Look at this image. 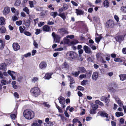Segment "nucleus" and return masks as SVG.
<instances>
[{
  "mask_svg": "<svg viewBox=\"0 0 126 126\" xmlns=\"http://www.w3.org/2000/svg\"><path fill=\"white\" fill-rule=\"evenodd\" d=\"M60 32L63 34L68 33L67 30L65 28H61L59 30Z\"/></svg>",
  "mask_w": 126,
  "mask_h": 126,
  "instance_id": "a878e982",
  "label": "nucleus"
},
{
  "mask_svg": "<svg viewBox=\"0 0 126 126\" xmlns=\"http://www.w3.org/2000/svg\"><path fill=\"white\" fill-rule=\"evenodd\" d=\"M114 21L112 20H109L106 23V26L108 28H111L114 27Z\"/></svg>",
  "mask_w": 126,
  "mask_h": 126,
  "instance_id": "39448f33",
  "label": "nucleus"
},
{
  "mask_svg": "<svg viewBox=\"0 0 126 126\" xmlns=\"http://www.w3.org/2000/svg\"><path fill=\"white\" fill-rule=\"evenodd\" d=\"M23 114L24 117L28 120L32 119L34 116V111L31 110H25L23 112Z\"/></svg>",
  "mask_w": 126,
  "mask_h": 126,
  "instance_id": "f257e3e1",
  "label": "nucleus"
},
{
  "mask_svg": "<svg viewBox=\"0 0 126 126\" xmlns=\"http://www.w3.org/2000/svg\"><path fill=\"white\" fill-rule=\"evenodd\" d=\"M88 81V80H83V81H81V85L83 86H84L86 84V83Z\"/></svg>",
  "mask_w": 126,
  "mask_h": 126,
  "instance_id": "de8ad7c7",
  "label": "nucleus"
},
{
  "mask_svg": "<svg viewBox=\"0 0 126 126\" xmlns=\"http://www.w3.org/2000/svg\"><path fill=\"white\" fill-rule=\"evenodd\" d=\"M116 116L117 117L123 116L124 114L122 112H116L115 113Z\"/></svg>",
  "mask_w": 126,
  "mask_h": 126,
  "instance_id": "72a5a7b5",
  "label": "nucleus"
},
{
  "mask_svg": "<svg viewBox=\"0 0 126 126\" xmlns=\"http://www.w3.org/2000/svg\"><path fill=\"white\" fill-rule=\"evenodd\" d=\"M100 113V115L103 117H106L107 118L109 117V115L104 111H100L98 112V114Z\"/></svg>",
  "mask_w": 126,
  "mask_h": 126,
  "instance_id": "4468645a",
  "label": "nucleus"
},
{
  "mask_svg": "<svg viewBox=\"0 0 126 126\" xmlns=\"http://www.w3.org/2000/svg\"><path fill=\"white\" fill-rule=\"evenodd\" d=\"M76 13L77 15H83L84 13V12L79 9H77L76 10Z\"/></svg>",
  "mask_w": 126,
  "mask_h": 126,
  "instance_id": "412c9836",
  "label": "nucleus"
},
{
  "mask_svg": "<svg viewBox=\"0 0 126 126\" xmlns=\"http://www.w3.org/2000/svg\"><path fill=\"white\" fill-rule=\"evenodd\" d=\"M77 89L81 91H83L84 89V87L81 86H79L77 88Z\"/></svg>",
  "mask_w": 126,
  "mask_h": 126,
  "instance_id": "6e6d98bb",
  "label": "nucleus"
},
{
  "mask_svg": "<svg viewBox=\"0 0 126 126\" xmlns=\"http://www.w3.org/2000/svg\"><path fill=\"white\" fill-rule=\"evenodd\" d=\"M4 19L3 17L0 18V25H3L4 24Z\"/></svg>",
  "mask_w": 126,
  "mask_h": 126,
  "instance_id": "79ce46f5",
  "label": "nucleus"
},
{
  "mask_svg": "<svg viewBox=\"0 0 126 126\" xmlns=\"http://www.w3.org/2000/svg\"><path fill=\"white\" fill-rule=\"evenodd\" d=\"M121 80L123 81L126 79V75L121 74L119 76Z\"/></svg>",
  "mask_w": 126,
  "mask_h": 126,
  "instance_id": "b1692460",
  "label": "nucleus"
},
{
  "mask_svg": "<svg viewBox=\"0 0 126 126\" xmlns=\"http://www.w3.org/2000/svg\"><path fill=\"white\" fill-rule=\"evenodd\" d=\"M59 103L62 105L64 104L65 103V99L64 98L61 96L58 98Z\"/></svg>",
  "mask_w": 126,
  "mask_h": 126,
  "instance_id": "a211bd4d",
  "label": "nucleus"
},
{
  "mask_svg": "<svg viewBox=\"0 0 126 126\" xmlns=\"http://www.w3.org/2000/svg\"><path fill=\"white\" fill-rule=\"evenodd\" d=\"M114 98L116 101L117 103L121 107H123L124 109V112L125 113H126V106H123V103L121 101L120 99L118 98L117 96H115L114 97Z\"/></svg>",
  "mask_w": 126,
  "mask_h": 126,
  "instance_id": "20e7f679",
  "label": "nucleus"
},
{
  "mask_svg": "<svg viewBox=\"0 0 126 126\" xmlns=\"http://www.w3.org/2000/svg\"><path fill=\"white\" fill-rule=\"evenodd\" d=\"M29 2L31 7L32 8L33 7V1H29Z\"/></svg>",
  "mask_w": 126,
  "mask_h": 126,
  "instance_id": "4d7b16f0",
  "label": "nucleus"
},
{
  "mask_svg": "<svg viewBox=\"0 0 126 126\" xmlns=\"http://www.w3.org/2000/svg\"><path fill=\"white\" fill-rule=\"evenodd\" d=\"M120 10L122 12L126 13V6L121 7Z\"/></svg>",
  "mask_w": 126,
  "mask_h": 126,
  "instance_id": "7c9ffc66",
  "label": "nucleus"
},
{
  "mask_svg": "<svg viewBox=\"0 0 126 126\" xmlns=\"http://www.w3.org/2000/svg\"><path fill=\"white\" fill-rule=\"evenodd\" d=\"M96 110L93 109L90 110V113L91 114H95L96 113Z\"/></svg>",
  "mask_w": 126,
  "mask_h": 126,
  "instance_id": "3c124183",
  "label": "nucleus"
},
{
  "mask_svg": "<svg viewBox=\"0 0 126 126\" xmlns=\"http://www.w3.org/2000/svg\"><path fill=\"white\" fill-rule=\"evenodd\" d=\"M10 12V9L9 7H6L4 8L3 10V14L6 15L8 14Z\"/></svg>",
  "mask_w": 126,
  "mask_h": 126,
  "instance_id": "2eb2a0df",
  "label": "nucleus"
},
{
  "mask_svg": "<svg viewBox=\"0 0 126 126\" xmlns=\"http://www.w3.org/2000/svg\"><path fill=\"white\" fill-rule=\"evenodd\" d=\"M103 4L105 7L107 8L109 6L108 0H104L103 2Z\"/></svg>",
  "mask_w": 126,
  "mask_h": 126,
  "instance_id": "f704fd0d",
  "label": "nucleus"
},
{
  "mask_svg": "<svg viewBox=\"0 0 126 126\" xmlns=\"http://www.w3.org/2000/svg\"><path fill=\"white\" fill-rule=\"evenodd\" d=\"M23 27L24 28V29H23L21 26H20L19 27V30L20 33H24V31L25 30V27L24 26H23Z\"/></svg>",
  "mask_w": 126,
  "mask_h": 126,
  "instance_id": "ea45409f",
  "label": "nucleus"
},
{
  "mask_svg": "<svg viewBox=\"0 0 126 126\" xmlns=\"http://www.w3.org/2000/svg\"><path fill=\"white\" fill-rule=\"evenodd\" d=\"M104 55L103 54L101 53H98L96 55L97 60L99 61L104 62V61L103 57Z\"/></svg>",
  "mask_w": 126,
  "mask_h": 126,
  "instance_id": "0eeeda50",
  "label": "nucleus"
},
{
  "mask_svg": "<svg viewBox=\"0 0 126 126\" xmlns=\"http://www.w3.org/2000/svg\"><path fill=\"white\" fill-rule=\"evenodd\" d=\"M24 34L27 36H30L31 35V33L29 32L25 31L24 32Z\"/></svg>",
  "mask_w": 126,
  "mask_h": 126,
  "instance_id": "09e8293b",
  "label": "nucleus"
},
{
  "mask_svg": "<svg viewBox=\"0 0 126 126\" xmlns=\"http://www.w3.org/2000/svg\"><path fill=\"white\" fill-rule=\"evenodd\" d=\"M102 37L101 35H100V36L98 37H96L95 38V41L98 44L99 42L100 41Z\"/></svg>",
  "mask_w": 126,
  "mask_h": 126,
  "instance_id": "37998d69",
  "label": "nucleus"
},
{
  "mask_svg": "<svg viewBox=\"0 0 126 126\" xmlns=\"http://www.w3.org/2000/svg\"><path fill=\"white\" fill-rule=\"evenodd\" d=\"M79 78L80 79H82L85 78H86V77L85 74H82L79 76Z\"/></svg>",
  "mask_w": 126,
  "mask_h": 126,
  "instance_id": "680f3d73",
  "label": "nucleus"
},
{
  "mask_svg": "<svg viewBox=\"0 0 126 126\" xmlns=\"http://www.w3.org/2000/svg\"><path fill=\"white\" fill-rule=\"evenodd\" d=\"M95 103L96 104H98L100 105L101 106H103L104 104L102 102L100 101L99 100H96L95 102Z\"/></svg>",
  "mask_w": 126,
  "mask_h": 126,
  "instance_id": "4c0bfd02",
  "label": "nucleus"
},
{
  "mask_svg": "<svg viewBox=\"0 0 126 126\" xmlns=\"http://www.w3.org/2000/svg\"><path fill=\"white\" fill-rule=\"evenodd\" d=\"M52 74L51 73H47L46 74L45 77V79H49L51 77Z\"/></svg>",
  "mask_w": 126,
  "mask_h": 126,
  "instance_id": "bb28decb",
  "label": "nucleus"
},
{
  "mask_svg": "<svg viewBox=\"0 0 126 126\" xmlns=\"http://www.w3.org/2000/svg\"><path fill=\"white\" fill-rule=\"evenodd\" d=\"M124 36L122 35H117L115 37L116 41L120 42L122 41L124 39Z\"/></svg>",
  "mask_w": 126,
  "mask_h": 126,
  "instance_id": "9b49d317",
  "label": "nucleus"
},
{
  "mask_svg": "<svg viewBox=\"0 0 126 126\" xmlns=\"http://www.w3.org/2000/svg\"><path fill=\"white\" fill-rule=\"evenodd\" d=\"M31 126H41V124H38L37 121L34 120Z\"/></svg>",
  "mask_w": 126,
  "mask_h": 126,
  "instance_id": "cd10ccee",
  "label": "nucleus"
},
{
  "mask_svg": "<svg viewBox=\"0 0 126 126\" xmlns=\"http://www.w3.org/2000/svg\"><path fill=\"white\" fill-rule=\"evenodd\" d=\"M59 16L62 18L64 20H65V19H66V16L64 13H60L59 15Z\"/></svg>",
  "mask_w": 126,
  "mask_h": 126,
  "instance_id": "4be33fe9",
  "label": "nucleus"
},
{
  "mask_svg": "<svg viewBox=\"0 0 126 126\" xmlns=\"http://www.w3.org/2000/svg\"><path fill=\"white\" fill-rule=\"evenodd\" d=\"M68 80H69L70 82V84H73L75 83V81L72 77L70 76H68Z\"/></svg>",
  "mask_w": 126,
  "mask_h": 126,
  "instance_id": "393cba45",
  "label": "nucleus"
},
{
  "mask_svg": "<svg viewBox=\"0 0 126 126\" xmlns=\"http://www.w3.org/2000/svg\"><path fill=\"white\" fill-rule=\"evenodd\" d=\"M33 45L35 48H37L38 47V45L37 43L35 41H34Z\"/></svg>",
  "mask_w": 126,
  "mask_h": 126,
  "instance_id": "864d4df0",
  "label": "nucleus"
},
{
  "mask_svg": "<svg viewBox=\"0 0 126 126\" xmlns=\"http://www.w3.org/2000/svg\"><path fill=\"white\" fill-rule=\"evenodd\" d=\"M47 66L46 63L44 62H41L39 65V67L40 68L44 69H45Z\"/></svg>",
  "mask_w": 126,
  "mask_h": 126,
  "instance_id": "9d476101",
  "label": "nucleus"
},
{
  "mask_svg": "<svg viewBox=\"0 0 126 126\" xmlns=\"http://www.w3.org/2000/svg\"><path fill=\"white\" fill-rule=\"evenodd\" d=\"M52 35L54 41H55V43H59L61 38L60 36L56 35L54 32L52 33Z\"/></svg>",
  "mask_w": 126,
  "mask_h": 126,
  "instance_id": "423d86ee",
  "label": "nucleus"
},
{
  "mask_svg": "<svg viewBox=\"0 0 126 126\" xmlns=\"http://www.w3.org/2000/svg\"><path fill=\"white\" fill-rule=\"evenodd\" d=\"M77 56V54L74 51H69L67 52L66 56V57L67 59L71 60L76 58Z\"/></svg>",
  "mask_w": 126,
  "mask_h": 126,
  "instance_id": "f03ea898",
  "label": "nucleus"
},
{
  "mask_svg": "<svg viewBox=\"0 0 126 126\" xmlns=\"http://www.w3.org/2000/svg\"><path fill=\"white\" fill-rule=\"evenodd\" d=\"M20 0H16L15 3V5L16 6H19L21 3Z\"/></svg>",
  "mask_w": 126,
  "mask_h": 126,
  "instance_id": "8fccbe9b",
  "label": "nucleus"
},
{
  "mask_svg": "<svg viewBox=\"0 0 126 126\" xmlns=\"http://www.w3.org/2000/svg\"><path fill=\"white\" fill-rule=\"evenodd\" d=\"M62 68H65L67 70H68L69 68V66L68 64L65 62L62 64Z\"/></svg>",
  "mask_w": 126,
  "mask_h": 126,
  "instance_id": "aec40b11",
  "label": "nucleus"
},
{
  "mask_svg": "<svg viewBox=\"0 0 126 126\" xmlns=\"http://www.w3.org/2000/svg\"><path fill=\"white\" fill-rule=\"evenodd\" d=\"M1 83L2 84L5 85L8 84V82L6 80L4 79H2L1 80Z\"/></svg>",
  "mask_w": 126,
  "mask_h": 126,
  "instance_id": "a18cd8bd",
  "label": "nucleus"
},
{
  "mask_svg": "<svg viewBox=\"0 0 126 126\" xmlns=\"http://www.w3.org/2000/svg\"><path fill=\"white\" fill-rule=\"evenodd\" d=\"M57 14V13L56 12H51L50 14V15L52 16L53 17V18H55L56 17Z\"/></svg>",
  "mask_w": 126,
  "mask_h": 126,
  "instance_id": "473e14b6",
  "label": "nucleus"
},
{
  "mask_svg": "<svg viewBox=\"0 0 126 126\" xmlns=\"http://www.w3.org/2000/svg\"><path fill=\"white\" fill-rule=\"evenodd\" d=\"M6 65L4 63H2L0 65V69L3 70H5L6 67Z\"/></svg>",
  "mask_w": 126,
  "mask_h": 126,
  "instance_id": "5701e85b",
  "label": "nucleus"
},
{
  "mask_svg": "<svg viewBox=\"0 0 126 126\" xmlns=\"http://www.w3.org/2000/svg\"><path fill=\"white\" fill-rule=\"evenodd\" d=\"M41 104L47 108H49L50 106V105L47 102H44L41 103Z\"/></svg>",
  "mask_w": 126,
  "mask_h": 126,
  "instance_id": "c756f323",
  "label": "nucleus"
},
{
  "mask_svg": "<svg viewBox=\"0 0 126 126\" xmlns=\"http://www.w3.org/2000/svg\"><path fill=\"white\" fill-rule=\"evenodd\" d=\"M31 55V53L30 52H28L26 54L23 55V56L25 58H27L28 57L30 56Z\"/></svg>",
  "mask_w": 126,
  "mask_h": 126,
  "instance_id": "603ef678",
  "label": "nucleus"
},
{
  "mask_svg": "<svg viewBox=\"0 0 126 126\" xmlns=\"http://www.w3.org/2000/svg\"><path fill=\"white\" fill-rule=\"evenodd\" d=\"M6 31V29L5 28L2 27L1 28L0 27V32L4 33H5Z\"/></svg>",
  "mask_w": 126,
  "mask_h": 126,
  "instance_id": "2f4dec72",
  "label": "nucleus"
},
{
  "mask_svg": "<svg viewBox=\"0 0 126 126\" xmlns=\"http://www.w3.org/2000/svg\"><path fill=\"white\" fill-rule=\"evenodd\" d=\"M13 47L14 51H17L20 48V46L18 43H14L13 44Z\"/></svg>",
  "mask_w": 126,
  "mask_h": 126,
  "instance_id": "1a4fd4ad",
  "label": "nucleus"
},
{
  "mask_svg": "<svg viewBox=\"0 0 126 126\" xmlns=\"http://www.w3.org/2000/svg\"><path fill=\"white\" fill-rule=\"evenodd\" d=\"M69 42V40L66 38L64 39L60 43V45H62L63 47H64V45L68 44Z\"/></svg>",
  "mask_w": 126,
  "mask_h": 126,
  "instance_id": "ddd939ff",
  "label": "nucleus"
},
{
  "mask_svg": "<svg viewBox=\"0 0 126 126\" xmlns=\"http://www.w3.org/2000/svg\"><path fill=\"white\" fill-rule=\"evenodd\" d=\"M98 77V73L97 72L93 73L92 76V78L93 79L96 80L97 79Z\"/></svg>",
  "mask_w": 126,
  "mask_h": 126,
  "instance_id": "dca6fc26",
  "label": "nucleus"
},
{
  "mask_svg": "<svg viewBox=\"0 0 126 126\" xmlns=\"http://www.w3.org/2000/svg\"><path fill=\"white\" fill-rule=\"evenodd\" d=\"M63 8L64 10H66L68 8V5L66 4H64L63 5Z\"/></svg>",
  "mask_w": 126,
  "mask_h": 126,
  "instance_id": "0e129e2a",
  "label": "nucleus"
},
{
  "mask_svg": "<svg viewBox=\"0 0 126 126\" xmlns=\"http://www.w3.org/2000/svg\"><path fill=\"white\" fill-rule=\"evenodd\" d=\"M85 75L86 78L87 79H89L90 78L91 76V73L89 71H87L86 72V73Z\"/></svg>",
  "mask_w": 126,
  "mask_h": 126,
  "instance_id": "c85d7f7f",
  "label": "nucleus"
},
{
  "mask_svg": "<svg viewBox=\"0 0 126 126\" xmlns=\"http://www.w3.org/2000/svg\"><path fill=\"white\" fill-rule=\"evenodd\" d=\"M38 78L37 77H34L31 79V81L32 82L35 83L38 81Z\"/></svg>",
  "mask_w": 126,
  "mask_h": 126,
  "instance_id": "58836bf2",
  "label": "nucleus"
},
{
  "mask_svg": "<svg viewBox=\"0 0 126 126\" xmlns=\"http://www.w3.org/2000/svg\"><path fill=\"white\" fill-rule=\"evenodd\" d=\"M98 106L97 104L94 105L93 106V109L96 110L98 108Z\"/></svg>",
  "mask_w": 126,
  "mask_h": 126,
  "instance_id": "052dcab7",
  "label": "nucleus"
},
{
  "mask_svg": "<svg viewBox=\"0 0 126 126\" xmlns=\"http://www.w3.org/2000/svg\"><path fill=\"white\" fill-rule=\"evenodd\" d=\"M16 82L15 81H13L12 82V84L13 88L15 89H16L17 87V86L16 85Z\"/></svg>",
  "mask_w": 126,
  "mask_h": 126,
  "instance_id": "c03bdc74",
  "label": "nucleus"
},
{
  "mask_svg": "<svg viewBox=\"0 0 126 126\" xmlns=\"http://www.w3.org/2000/svg\"><path fill=\"white\" fill-rule=\"evenodd\" d=\"M10 116L12 119L14 120L15 119L16 117V114H11V115Z\"/></svg>",
  "mask_w": 126,
  "mask_h": 126,
  "instance_id": "13d9d810",
  "label": "nucleus"
},
{
  "mask_svg": "<svg viewBox=\"0 0 126 126\" xmlns=\"http://www.w3.org/2000/svg\"><path fill=\"white\" fill-rule=\"evenodd\" d=\"M83 49L86 53L89 54L92 52L90 48L86 46L85 45L84 46Z\"/></svg>",
  "mask_w": 126,
  "mask_h": 126,
  "instance_id": "f8f14e48",
  "label": "nucleus"
},
{
  "mask_svg": "<svg viewBox=\"0 0 126 126\" xmlns=\"http://www.w3.org/2000/svg\"><path fill=\"white\" fill-rule=\"evenodd\" d=\"M117 88L116 87H111L109 88V90L112 92H115L117 90Z\"/></svg>",
  "mask_w": 126,
  "mask_h": 126,
  "instance_id": "c9c22d12",
  "label": "nucleus"
},
{
  "mask_svg": "<svg viewBox=\"0 0 126 126\" xmlns=\"http://www.w3.org/2000/svg\"><path fill=\"white\" fill-rule=\"evenodd\" d=\"M12 19L13 21H15L18 19V18L16 16H13L12 17Z\"/></svg>",
  "mask_w": 126,
  "mask_h": 126,
  "instance_id": "774afa93",
  "label": "nucleus"
},
{
  "mask_svg": "<svg viewBox=\"0 0 126 126\" xmlns=\"http://www.w3.org/2000/svg\"><path fill=\"white\" fill-rule=\"evenodd\" d=\"M77 70L79 73H84L86 72L85 69L83 67H79L77 68Z\"/></svg>",
  "mask_w": 126,
  "mask_h": 126,
  "instance_id": "f3484780",
  "label": "nucleus"
},
{
  "mask_svg": "<svg viewBox=\"0 0 126 126\" xmlns=\"http://www.w3.org/2000/svg\"><path fill=\"white\" fill-rule=\"evenodd\" d=\"M23 11L26 12L27 14H29V9L27 7H25L23 9Z\"/></svg>",
  "mask_w": 126,
  "mask_h": 126,
  "instance_id": "a19ab883",
  "label": "nucleus"
},
{
  "mask_svg": "<svg viewBox=\"0 0 126 126\" xmlns=\"http://www.w3.org/2000/svg\"><path fill=\"white\" fill-rule=\"evenodd\" d=\"M43 29L44 31L46 32H49L50 27L47 25H45L43 28Z\"/></svg>",
  "mask_w": 126,
  "mask_h": 126,
  "instance_id": "6ab92c4d",
  "label": "nucleus"
},
{
  "mask_svg": "<svg viewBox=\"0 0 126 126\" xmlns=\"http://www.w3.org/2000/svg\"><path fill=\"white\" fill-rule=\"evenodd\" d=\"M16 23L17 25L20 26L22 23V21L21 20L16 21Z\"/></svg>",
  "mask_w": 126,
  "mask_h": 126,
  "instance_id": "5fc2aeb1",
  "label": "nucleus"
},
{
  "mask_svg": "<svg viewBox=\"0 0 126 126\" xmlns=\"http://www.w3.org/2000/svg\"><path fill=\"white\" fill-rule=\"evenodd\" d=\"M41 31L39 29H37L36 30L35 34L36 35H38L40 33Z\"/></svg>",
  "mask_w": 126,
  "mask_h": 126,
  "instance_id": "338daca9",
  "label": "nucleus"
},
{
  "mask_svg": "<svg viewBox=\"0 0 126 126\" xmlns=\"http://www.w3.org/2000/svg\"><path fill=\"white\" fill-rule=\"evenodd\" d=\"M14 96L17 98H18L19 97V94L16 92H15L14 93Z\"/></svg>",
  "mask_w": 126,
  "mask_h": 126,
  "instance_id": "e2e57ef3",
  "label": "nucleus"
},
{
  "mask_svg": "<svg viewBox=\"0 0 126 126\" xmlns=\"http://www.w3.org/2000/svg\"><path fill=\"white\" fill-rule=\"evenodd\" d=\"M114 19H115L117 22L119 21V18L118 17V16L115 15L114 16Z\"/></svg>",
  "mask_w": 126,
  "mask_h": 126,
  "instance_id": "69168bd1",
  "label": "nucleus"
},
{
  "mask_svg": "<svg viewBox=\"0 0 126 126\" xmlns=\"http://www.w3.org/2000/svg\"><path fill=\"white\" fill-rule=\"evenodd\" d=\"M9 74L11 77L12 79L14 80L16 79V73L13 71L9 70L7 72Z\"/></svg>",
  "mask_w": 126,
  "mask_h": 126,
  "instance_id": "6e6552de",
  "label": "nucleus"
},
{
  "mask_svg": "<svg viewBox=\"0 0 126 126\" xmlns=\"http://www.w3.org/2000/svg\"><path fill=\"white\" fill-rule=\"evenodd\" d=\"M30 92L35 97L38 96L40 94V90L37 87H35L32 89L30 90Z\"/></svg>",
  "mask_w": 126,
  "mask_h": 126,
  "instance_id": "7ed1b4c3",
  "label": "nucleus"
},
{
  "mask_svg": "<svg viewBox=\"0 0 126 126\" xmlns=\"http://www.w3.org/2000/svg\"><path fill=\"white\" fill-rule=\"evenodd\" d=\"M114 61L116 62H122V60L120 58H114Z\"/></svg>",
  "mask_w": 126,
  "mask_h": 126,
  "instance_id": "49530a36",
  "label": "nucleus"
},
{
  "mask_svg": "<svg viewBox=\"0 0 126 126\" xmlns=\"http://www.w3.org/2000/svg\"><path fill=\"white\" fill-rule=\"evenodd\" d=\"M45 24L44 22H41L39 23L38 24V26L39 27H41L43 25Z\"/></svg>",
  "mask_w": 126,
  "mask_h": 126,
  "instance_id": "bf43d9fd",
  "label": "nucleus"
},
{
  "mask_svg": "<svg viewBox=\"0 0 126 126\" xmlns=\"http://www.w3.org/2000/svg\"><path fill=\"white\" fill-rule=\"evenodd\" d=\"M72 74L75 77H77L79 75V73L78 71V72L73 71L72 72Z\"/></svg>",
  "mask_w": 126,
  "mask_h": 126,
  "instance_id": "e433bc0d",
  "label": "nucleus"
}]
</instances>
